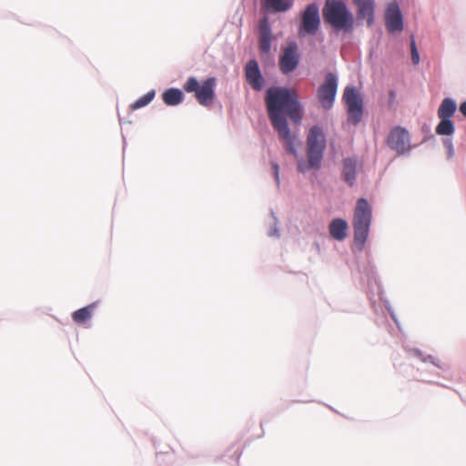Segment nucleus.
Listing matches in <instances>:
<instances>
[{
    "mask_svg": "<svg viewBox=\"0 0 466 466\" xmlns=\"http://www.w3.org/2000/svg\"><path fill=\"white\" fill-rule=\"evenodd\" d=\"M245 76L253 89L260 90L262 88L263 77L257 60L252 59L248 62L245 67Z\"/></svg>",
    "mask_w": 466,
    "mask_h": 466,
    "instance_id": "f8f14e48",
    "label": "nucleus"
},
{
    "mask_svg": "<svg viewBox=\"0 0 466 466\" xmlns=\"http://www.w3.org/2000/svg\"><path fill=\"white\" fill-rule=\"evenodd\" d=\"M266 104L268 117L273 127L278 131L286 150L298 156V136L291 134L284 113L296 124L300 125L303 108L299 101L298 94L293 89L285 87H270L266 92Z\"/></svg>",
    "mask_w": 466,
    "mask_h": 466,
    "instance_id": "f257e3e1",
    "label": "nucleus"
},
{
    "mask_svg": "<svg viewBox=\"0 0 466 466\" xmlns=\"http://www.w3.org/2000/svg\"><path fill=\"white\" fill-rule=\"evenodd\" d=\"M357 6V16L360 20H366L370 26L374 22V0H354Z\"/></svg>",
    "mask_w": 466,
    "mask_h": 466,
    "instance_id": "4468645a",
    "label": "nucleus"
},
{
    "mask_svg": "<svg viewBox=\"0 0 466 466\" xmlns=\"http://www.w3.org/2000/svg\"><path fill=\"white\" fill-rule=\"evenodd\" d=\"M338 88V79L335 74L329 72L325 76V81L318 89L317 96L321 106L329 110L332 107Z\"/></svg>",
    "mask_w": 466,
    "mask_h": 466,
    "instance_id": "6e6552de",
    "label": "nucleus"
},
{
    "mask_svg": "<svg viewBox=\"0 0 466 466\" xmlns=\"http://www.w3.org/2000/svg\"><path fill=\"white\" fill-rule=\"evenodd\" d=\"M456 108L457 106L453 99L444 98L438 108L437 114L439 118H451L454 115Z\"/></svg>",
    "mask_w": 466,
    "mask_h": 466,
    "instance_id": "aec40b11",
    "label": "nucleus"
},
{
    "mask_svg": "<svg viewBox=\"0 0 466 466\" xmlns=\"http://www.w3.org/2000/svg\"><path fill=\"white\" fill-rule=\"evenodd\" d=\"M461 113L466 117V101L462 102L460 106Z\"/></svg>",
    "mask_w": 466,
    "mask_h": 466,
    "instance_id": "393cba45",
    "label": "nucleus"
},
{
    "mask_svg": "<svg viewBox=\"0 0 466 466\" xmlns=\"http://www.w3.org/2000/svg\"><path fill=\"white\" fill-rule=\"evenodd\" d=\"M272 170H273V175H274L275 180H276L277 184L279 185V166L275 162L272 163Z\"/></svg>",
    "mask_w": 466,
    "mask_h": 466,
    "instance_id": "b1692460",
    "label": "nucleus"
},
{
    "mask_svg": "<svg viewBox=\"0 0 466 466\" xmlns=\"http://www.w3.org/2000/svg\"><path fill=\"white\" fill-rule=\"evenodd\" d=\"M390 98L393 100L396 96L395 91H390Z\"/></svg>",
    "mask_w": 466,
    "mask_h": 466,
    "instance_id": "a878e982",
    "label": "nucleus"
},
{
    "mask_svg": "<svg viewBox=\"0 0 466 466\" xmlns=\"http://www.w3.org/2000/svg\"><path fill=\"white\" fill-rule=\"evenodd\" d=\"M259 40L258 46L259 50L262 54H268L271 47L272 33L268 17H263L258 25Z\"/></svg>",
    "mask_w": 466,
    "mask_h": 466,
    "instance_id": "ddd939ff",
    "label": "nucleus"
},
{
    "mask_svg": "<svg viewBox=\"0 0 466 466\" xmlns=\"http://www.w3.org/2000/svg\"><path fill=\"white\" fill-rule=\"evenodd\" d=\"M385 25L390 33L403 29L402 15L397 3H390L385 13Z\"/></svg>",
    "mask_w": 466,
    "mask_h": 466,
    "instance_id": "9b49d317",
    "label": "nucleus"
},
{
    "mask_svg": "<svg viewBox=\"0 0 466 466\" xmlns=\"http://www.w3.org/2000/svg\"><path fill=\"white\" fill-rule=\"evenodd\" d=\"M320 26L319 8L316 3L309 4L300 15V23L298 30L299 37L315 35Z\"/></svg>",
    "mask_w": 466,
    "mask_h": 466,
    "instance_id": "423d86ee",
    "label": "nucleus"
},
{
    "mask_svg": "<svg viewBox=\"0 0 466 466\" xmlns=\"http://www.w3.org/2000/svg\"><path fill=\"white\" fill-rule=\"evenodd\" d=\"M389 147L397 152L398 155H403L411 149L410 137L409 132L401 127L392 128L387 138Z\"/></svg>",
    "mask_w": 466,
    "mask_h": 466,
    "instance_id": "1a4fd4ad",
    "label": "nucleus"
},
{
    "mask_svg": "<svg viewBox=\"0 0 466 466\" xmlns=\"http://www.w3.org/2000/svg\"><path fill=\"white\" fill-rule=\"evenodd\" d=\"M184 95L178 88H168L162 94V99L167 106H177L183 101Z\"/></svg>",
    "mask_w": 466,
    "mask_h": 466,
    "instance_id": "6ab92c4d",
    "label": "nucleus"
},
{
    "mask_svg": "<svg viewBox=\"0 0 466 466\" xmlns=\"http://www.w3.org/2000/svg\"><path fill=\"white\" fill-rule=\"evenodd\" d=\"M329 229L334 239L341 241L347 236L348 223L342 218H335L330 222Z\"/></svg>",
    "mask_w": 466,
    "mask_h": 466,
    "instance_id": "f3484780",
    "label": "nucleus"
},
{
    "mask_svg": "<svg viewBox=\"0 0 466 466\" xmlns=\"http://www.w3.org/2000/svg\"><path fill=\"white\" fill-rule=\"evenodd\" d=\"M343 100L347 106L348 121L354 126L358 125L363 113V103L359 92L353 86H347L344 89Z\"/></svg>",
    "mask_w": 466,
    "mask_h": 466,
    "instance_id": "0eeeda50",
    "label": "nucleus"
},
{
    "mask_svg": "<svg viewBox=\"0 0 466 466\" xmlns=\"http://www.w3.org/2000/svg\"><path fill=\"white\" fill-rule=\"evenodd\" d=\"M96 306V303H91L86 307L76 310L72 314V319L77 324H85L91 319Z\"/></svg>",
    "mask_w": 466,
    "mask_h": 466,
    "instance_id": "a211bd4d",
    "label": "nucleus"
},
{
    "mask_svg": "<svg viewBox=\"0 0 466 466\" xmlns=\"http://www.w3.org/2000/svg\"><path fill=\"white\" fill-rule=\"evenodd\" d=\"M326 148V137L322 128L313 126L309 130L306 139L307 162L298 161V170L306 173L309 169H319L321 167L323 153Z\"/></svg>",
    "mask_w": 466,
    "mask_h": 466,
    "instance_id": "f03ea898",
    "label": "nucleus"
},
{
    "mask_svg": "<svg viewBox=\"0 0 466 466\" xmlns=\"http://www.w3.org/2000/svg\"><path fill=\"white\" fill-rule=\"evenodd\" d=\"M215 77H208L199 84L196 77L191 76L186 81L183 88L187 93H195V97L201 106H208L215 98Z\"/></svg>",
    "mask_w": 466,
    "mask_h": 466,
    "instance_id": "39448f33",
    "label": "nucleus"
},
{
    "mask_svg": "<svg viewBox=\"0 0 466 466\" xmlns=\"http://www.w3.org/2000/svg\"><path fill=\"white\" fill-rule=\"evenodd\" d=\"M293 5L294 0H261V6L268 13H284Z\"/></svg>",
    "mask_w": 466,
    "mask_h": 466,
    "instance_id": "2eb2a0df",
    "label": "nucleus"
},
{
    "mask_svg": "<svg viewBox=\"0 0 466 466\" xmlns=\"http://www.w3.org/2000/svg\"><path fill=\"white\" fill-rule=\"evenodd\" d=\"M371 208L365 198H360L354 211L353 228L355 241L363 245L368 238L371 222Z\"/></svg>",
    "mask_w": 466,
    "mask_h": 466,
    "instance_id": "20e7f679",
    "label": "nucleus"
},
{
    "mask_svg": "<svg viewBox=\"0 0 466 466\" xmlns=\"http://www.w3.org/2000/svg\"><path fill=\"white\" fill-rule=\"evenodd\" d=\"M357 160L352 157H347L343 160L342 176L346 183L352 187L356 180Z\"/></svg>",
    "mask_w": 466,
    "mask_h": 466,
    "instance_id": "dca6fc26",
    "label": "nucleus"
},
{
    "mask_svg": "<svg viewBox=\"0 0 466 466\" xmlns=\"http://www.w3.org/2000/svg\"><path fill=\"white\" fill-rule=\"evenodd\" d=\"M410 51H411V60H412L413 64L414 65L419 64V62H420V56H419V52H418V49H417V46H416V43H415V40H414L413 37L411 38Z\"/></svg>",
    "mask_w": 466,
    "mask_h": 466,
    "instance_id": "5701e85b",
    "label": "nucleus"
},
{
    "mask_svg": "<svg viewBox=\"0 0 466 466\" xmlns=\"http://www.w3.org/2000/svg\"><path fill=\"white\" fill-rule=\"evenodd\" d=\"M436 133L441 136H451L454 133V125L451 118H440Z\"/></svg>",
    "mask_w": 466,
    "mask_h": 466,
    "instance_id": "412c9836",
    "label": "nucleus"
},
{
    "mask_svg": "<svg viewBox=\"0 0 466 466\" xmlns=\"http://www.w3.org/2000/svg\"><path fill=\"white\" fill-rule=\"evenodd\" d=\"M299 62L298 45L291 42L283 48V53L279 61V68L283 74L288 75L297 68Z\"/></svg>",
    "mask_w": 466,
    "mask_h": 466,
    "instance_id": "9d476101",
    "label": "nucleus"
},
{
    "mask_svg": "<svg viewBox=\"0 0 466 466\" xmlns=\"http://www.w3.org/2000/svg\"><path fill=\"white\" fill-rule=\"evenodd\" d=\"M322 15L325 23L336 31L350 33L353 30V15L342 0H326Z\"/></svg>",
    "mask_w": 466,
    "mask_h": 466,
    "instance_id": "7ed1b4c3",
    "label": "nucleus"
},
{
    "mask_svg": "<svg viewBox=\"0 0 466 466\" xmlns=\"http://www.w3.org/2000/svg\"><path fill=\"white\" fill-rule=\"evenodd\" d=\"M155 97V91L151 90L136 100L131 106L132 110H137L148 105Z\"/></svg>",
    "mask_w": 466,
    "mask_h": 466,
    "instance_id": "4be33fe9",
    "label": "nucleus"
}]
</instances>
